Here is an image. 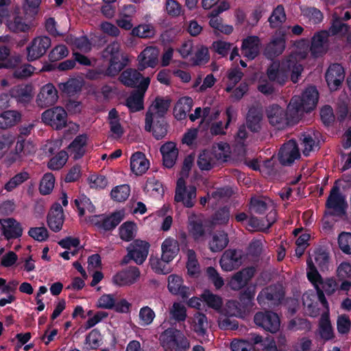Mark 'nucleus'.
Listing matches in <instances>:
<instances>
[{
  "label": "nucleus",
  "instance_id": "f257e3e1",
  "mask_svg": "<svg viewBox=\"0 0 351 351\" xmlns=\"http://www.w3.org/2000/svg\"><path fill=\"white\" fill-rule=\"evenodd\" d=\"M297 51L292 53L289 57L280 64L277 62L272 63L267 70V75L271 82H275L283 85L287 82L289 73H291V80L293 83L298 81V78L303 71V67L299 62L304 60L308 55V43L306 40H301L295 43Z\"/></svg>",
  "mask_w": 351,
  "mask_h": 351
},
{
  "label": "nucleus",
  "instance_id": "f03ea898",
  "mask_svg": "<svg viewBox=\"0 0 351 351\" xmlns=\"http://www.w3.org/2000/svg\"><path fill=\"white\" fill-rule=\"evenodd\" d=\"M159 340L165 351H188L190 348L189 341L184 333L174 328L165 330Z\"/></svg>",
  "mask_w": 351,
  "mask_h": 351
},
{
  "label": "nucleus",
  "instance_id": "7ed1b4c3",
  "mask_svg": "<svg viewBox=\"0 0 351 351\" xmlns=\"http://www.w3.org/2000/svg\"><path fill=\"white\" fill-rule=\"evenodd\" d=\"M318 101V92L315 87L307 88L302 96L292 97L288 106V110L292 114L300 112H308L313 110Z\"/></svg>",
  "mask_w": 351,
  "mask_h": 351
},
{
  "label": "nucleus",
  "instance_id": "20e7f679",
  "mask_svg": "<svg viewBox=\"0 0 351 351\" xmlns=\"http://www.w3.org/2000/svg\"><path fill=\"white\" fill-rule=\"evenodd\" d=\"M284 296L285 291L281 285H271L262 289L256 300L261 306L278 305L283 300Z\"/></svg>",
  "mask_w": 351,
  "mask_h": 351
},
{
  "label": "nucleus",
  "instance_id": "39448f33",
  "mask_svg": "<svg viewBox=\"0 0 351 351\" xmlns=\"http://www.w3.org/2000/svg\"><path fill=\"white\" fill-rule=\"evenodd\" d=\"M169 105V100L167 99L157 97L154 100L146 114L145 128L147 131H151L154 119H163L162 117L167 112Z\"/></svg>",
  "mask_w": 351,
  "mask_h": 351
},
{
  "label": "nucleus",
  "instance_id": "423d86ee",
  "mask_svg": "<svg viewBox=\"0 0 351 351\" xmlns=\"http://www.w3.org/2000/svg\"><path fill=\"white\" fill-rule=\"evenodd\" d=\"M193 167V158H185L181 170L182 177L178 180L175 197H193L196 195V188L193 186H185L184 177H187Z\"/></svg>",
  "mask_w": 351,
  "mask_h": 351
},
{
  "label": "nucleus",
  "instance_id": "0eeeda50",
  "mask_svg": "<svg viewBox=\"0 0 351 351\" xmlns=\"http://www.w3.org/2000/svg\"><path fill=\"white\" fill-rule=\"evenodd\" d=\"M269 124L277 130L285 129L289 123L287 111L278 105L273 104L266 110Z\"/></svg>",
  "mask_w": 351,
  "mask_h": 351
},
{
  "label": "nucleus",
  "instance_id": "6e6552de",
  "mask_svg": "<svg viewBox=\"0 0 351 351\" xmlns=\"http://www.w3.org/2000/svg\"><path fill=\"white\" fill-rule=\"evenodd\" d=\"M254 322L257 326L271 333L276 332L280 328L278 315L271 311L257 312L254 317Z\"/></svg>",
  "mask_w": 351,
  "mask_h": 351
},
{
  "label": "nucleus",
  "instance_id": "1a4fd4ad",
  "mask_svg": "<svg viewBox=\"0 0 351 351\" xmlns=\"http://www.w3.org/2000/svg\"><path fill=\"white\" fill-rule=\"evenodd\" d=\"M243 252L241 250L228 249L223 253L219 264L222 270L230 271L238 269L243 263Z\"/></svg>",
  "mask_w": 351,
  "mask_h": 351
},
{
  "label": "nucleus",
  "instance_id": "9d476101",
  "mask_svg": "<svg viewBox=\"0 0 351 351\" xmlns=\"http://www.w3.org/2000/svg\"><path fill=\"white\" fill-rule=\"evenodd\" d=\"M67 114L64 108L56 107L45 110L42 114L44 123L53 128L60 130L66 125Z\"/></svg>",
  "mask_w": 351,
  "mask_h": 351
},
{
  "label": "nucleus",
  "instance_id": "9b49d317",
  "mask_svg": "<svg viewBox=\"0 0 351 351\" xmlns=\"http://www.w3.org/2000/svg\"><path fill=\"white\" fill-rule=\"evenodd\" d=\"M150 84V78L146 77L143 78L138 85L139 90L133 93L126 100V106L130 111L136 112L139 111L144 108L143 97L145 91L147 90Z\"/></svg>",
  "mask_w": 351,
  "mask_h": 351
},
{
  "label": "nucleus",
  "instance_id": "f8f14e48",
  "mask_svg": "<svg viewBox=\"0 0 351 351\" xmlns=\"http://www.w3.org/2000/svg\"><path fill=\"white\" fill-rule=\"evenodd\" d=\"M51 44V39L47 36L35 38L27 48L28 60L33 61L43 56Z\"/></svg>",
  "mask_w": 351,
  "mask_h": 351
},
{
  "label": "nucleus",
  "instance_id": "ddd939ff",
  "mask_svg": "<svg viewBox=\"0 0 351 351\" xmlns=\"http://www.w3.org/2000/svg\"><path fill=\"white\" fill-rule=\"evenodd\" d=\"M150 245L145 241L134 240L127 247L130 258L138 265L143 264L146 260Z\"/></svg>",
  "mask_w": 351,
  "mask_h": 351
},
{
  "label": "nucleus",
  "instance_id": "4468645a",
  "mask_svg": "<svg viewBox=\"0 0 351 351\" xmlns=\"http://www.w3.org/2000/svg\"><path fill=\"white\" fill-rule=\"evenodd\" d=\"M159 50L149 46L143 49L137 57L138 69L143 71L148 67L154 68L158 62Z\"/></svg>",
  "mask_w": 351,
  "mask_h": 351
},
{
  "label": "nucleus",
  "instance_id": "2eb2a0df",
  "mask_svg": "<svg viewBox=\"0 0 351 351\" xmlns=\"http://www.w3.org/2000/svg\"><path fill=\"white\" fill-rule=\"evenodd\" d=\"M103 57L110 64L109 72L111 73L112 69L116 71H120L121 69V63L120 62V44L114 41L108 45L103 52Z\"/></svg>",
  "mask_w": 351,
  "mask_h": 351
},
{
  "label": "nucleus",
  "instance_id": "dca6fc26",
  "mask_svg": "<svg viewBox=\"0 0 351 351\" xmlns=\"http://www.w3.org/2000/svg\"><path fill=\"white\" fill-rule=\"evenodd\" d=\"M36 151V145L29 141L19 140L16 142L14 153L10 160L11 162L23 161L33 156Z\"/></svg>",
  "mask_w": 351,
  "mask_h": 351
},
{
  "label": "nucleus",
  "instance_id": "f3484780",
  "mask_svg": "<svg viewBox=\"0 0 351 351\" xmlns=\"http://www.w3.org/2000/svg\"><path fill=\"white\" fill-rule=\"evenodd\" d=\"M140 276V270L136 267H129L117 272L112 277V282L118 286L134 284Z\"/></svg>",
  "mask_w": 351,
  "mask_h": 351
},
{
  "label": "nucleus",
  "instance_id": "a211bd4d",
  "mask_svg": "<svg viewBox=\"0 0 351 351\" xmlns=\"http://www.w3.org/2000/svg\"><path fill=\"white\" fill-rule=\"evenodd\" d=\"M345 78V72L343 66L339 64L330 65L326 73V80L331 90H337L342 84Z\"/></svg>",
  "mask_w": 351,
  "mask_h": 351
},
{
  "label": "nucleus",
  "instance_id": "6ab92c4d",
  "mask_svg": "<svg viewBox=\"0 0 351 351\" xmlns=\"http://www.w3.org/2000/svg\"><path fill=\"white\" fill-rule=\"evenodd\" d=\"M256 269L254 267H247L237 271L231 278L229 285L233 290H240L254 277Z\"/></svg>",
  "mask_w": 351,
  "mask_h": 351
},
{
  "label": "nucleus",
  "instance_id": "aec40b11",
  "mask_svg": "<svg viewBox=\"0 0 351 351\" xmlns=\"http://www.w3.org/2000/svg\"><path fill=\"white\" fill-rule=\"evenodd\" d=\"M5 24L8 28L14 32H25L29 29L21 16L19 9H16L6 15Z\"/></svg>",
  "mask_w": 351,
  "mask_h": 351
},
{
  "label": "nucleus",
  "instance_id": "412c9836",
  "mask_svg": "<svg viewBox=\"0 0 351 351\" xmlns=\"http://www.w3.org/2000/svg\"><path fill=\"white\" fill-rule=\"evenodd\" d=\"M300 157V152L293 140L285 143L279 152V160L283 165H289Z\"/></svg>",
  "mask_w": 351,
  "mask_h": 351
},
{
  "label": "nucleus",
  "instance_id": "4be33fe9",
  "mask_svg": "<svg viewBox=\"0 0 351 351\" xmlns=\"http://www.w3.org/2000/svg\"><path fill=\"white\" fill-rule=\"evenodd\" d=\"M47 222L49 228L53 232H59L64 223V214L62 206L54 204L47 215Z\"/></svg>",
  "mask_w": 351,
  "mask_h": 351
},
{
  "label": "nucleus",
  "instance_id": "5701e85b",
  "mask_svg": "<svg viewBox=\"0 0 351 351\" xmlns=\"http://www.w3.org/2000/svg\"><path fill=\"white\" fill-rule=\"evenodd\" d=\"M58 91L52 84L43 86L37 96V103L41 107L53 105L58 100Z\"/></svg>",
  "mask_w": 351,
  "mask_h": 351
},
{
  "label": "nucleus",
  "instance_id": "b1692460",
  "mask_svg": "<svg viewBox=\"0 0 351 351\" xmlns=\"http://www.w3.org/2000/svg\"><path fill=\"white\" fill-rule=\"evenodd\" d=\"M2 226V234L7 240L17 239L22 236L23 229L21 224L13 218L0 219Z\"/></svg>",
  "mask_w": 351,
  "mask_h": 351
},
{
  "label": "nucleus",
  "instance_id": "393cba45",
  "mask_svg": "<svg viewBox=\"0 0 351 351\" xmlns=\"http://www.w3.org/2000/svg\"><path fill=\"white\" fill-rule=\"evenodd\" d=\"M160 151L162 156L163 165L167 168H172L178 156L176 143L171 141L167 142L160 147Z\"/></svg>",
  "mask_w": 351,
  "mask_h": 351
},
{
  "label": "nucleus",
  "instance_id": "a878e982",
  "mask_svg": "<svg viewBox=\"0 0 351 351\" xmlns=\"http://www.w3.org/2000/svg\"><path fill=\"white\" fill-rule=\"evenodd\" d=\"M261 42L257 36H249L243 40L241 53L249 60L254 59L259 53Z\"/></svg>",
  "mask_w": 351,
  "mask_h": 351
},
{
  "label": "nucleus",
  "instance_id": "bb28decb",
  "mask_svg": "<svg viewBox=\"0 0 351 351\" xmlns=\"http://www.w3.org/2000/svg\"><path fill=\"white\" fill-rule=\"evenodd\" d=\"M346 199H327L325 214L330 216L343 217L346 214L348 203Z\"/></svg>",
  "mask_w": 351,
  "mask_h": 351
},
{
  "label": "nucleus",
  "instance_id": "cd10ccee",
  "mask_svg": "<svg viewBox=\"0 0 351 351\" xmlns=\"http://www.w3.org/2000/svg\"><path fill=\"white\" fill-rule=\"evenodd\" d=\"M182 278L177 275H170L168 278V289L173 295H180L183 299L189 296V287L182 285Z\"/></svg>",
  "mask_w": 351,
  "mask_h": 351
},
{
  "label": "nucleus",
  "instance_id": "c85d7f7f",
  "mask_svg": "<svg viewBox=\"0 0 351 351\" xmlns=\"http://www.w3.org/2000/svg\"><path fill=\"white\" fill-rule=\"evenodd\" d=\"M149 167V162L142 152H136L130 158V169L136 175L145 173Z\"/></svg>",
  "mask_w": 351,
  "mask_h": 351
},
{
  "label": "nucleus",
  "instance_id": "c756f323",
  "mask_svg": "<svg viewBox=\"0 0 351 351\" xmlns=\"http://www.w3.org/2000/svg\"><path fill=\"white\" fill-rule=\"evenodd\" d=\"M124 216L125 213L123 210H117L104 218L101 221L94 223L98 228L106 231H110L114 229L121 222Z\"/></svg>",
  "mask_w": 351,
  "mask_h": 351
},
{
  "label": "nucleus",
  "instance_id": "7c9ffc66",
  "mask_svg": "<svg viewBox=\"0 0 351 351\" xmlns=\"http://www.w3.org/2000/svg\"><path fill=\"white\" fill-rule=\"evenodd\" d=\"M285 49V35H279L273 38L265 50V54L268 58H273L280 55Z\"/></svg>",
  "mask_w": 351,
  "mask_h": 351
},
{
  "label": "nucleus",
  "instance_id": "2f4dec72",
  "mask_svg": "<svg viewBox=\"0 0 351 351\" xmlns=\"http://www.w3.org/2000/svg\"><path fill=\"white\" fill-rule=\"evenodd\" d=\"M161 250L162 258L165 259L166 262H171L180 251L179 243L173 238L168 237L162 242Z\"/></svg>",
  "mask_w": 351,
  "mask_h": 351
},
{
  "label": "nucleus",
  "instance_id": "473e14b6",
  "mask_svg": "<svg viewBox=\"0 0 351 351\" xmlns=\"http://www.w3.org/2000/svg\"><path fill=\"white\" fill-rule=\"evenodd\" d=\"M328 35L326 32H318L312 38L311 51L314 56H319L324 54L328 49Z\"/></svg>",
  "mask_w": 351,
  "mask_h": 351
},
{
  "label": "nucleus",
  "instance_id": "72a5a7b5",
  "mask_svg": "<svg viewBox=\"0 0 351 351\" xmlns=\"http://www.w3.org/2000/svg\"><path fill=\"white\" fill-rule=\"evenodd\" d=\"M190 323L191 330L198 336L204 337L206 334L208 323L205 314L199 312L195 313Z\"/></svg>",
  "mask_w": 351,
  "mask_h": 351
},
{
  "label": "nucleus",
  "instance_id": "f704fd0d",
  "mask_svg": "<svg viewBox=\"0 0 351 351\" xmlns=\"http://www.w3.org/2000/svg\"><path fill=\"white\" fill-rule=\"evenodd\" d=\"M188 229L195 240H198L205 234V228L201 217L193 214L189 216Z\"/></svg>",
  "mask_w": 351,
  "mask_h": 351
},
{
  "label": "nucleus",
  "instance_id": "c9c22d12",
  "mask_svg": "<svg viewBox=\"0 0 351 351\" xmlns=\"http://www.w3.org/2000/svg\"><path fill=\"white\" fill-rule=\"evenodd\" d=\"M130 35L144 39L151 38L156 35V29L152 23H141L132 29Z\"/></svg>",
  "mask_w": 351,
  "mask_h": 351
},
{
  "label": "nucleus",
  "instance_id": "e433bc0d",
  "mask_svg": "<svg viewBox=\"0 0 351 351\" xmlns=\"http://www.w3.org/2000/svg\"><path fill=\"white\" fill-rule=\"evenodd\" d=\"M193 106V100L189 97H182L174 107L173 114L178 120H182Z\"/></svg>",
  "mask_w": 351,
  "mask_h": 351
},
{
  "label": "nucleus",
  "instance_id": "4c0bfd02",
  "mask_svg": "<svg viewBox=\"0 0 351 351\" xmlns=\"http://www.w3.org/2000/svg\"><path fill=\"white\" fill-rule=\"evenodd\" d=\"M211 154L217 161L225 162L230 157L231 148L228 143L219 142L213 145Z\"/></svg>",
  "mask_w": 351,
  "mask_h": 351
},
{
  "label": "nucleus",
  "instance_id": "58836bf2",
  "mask_svg": "<svg viewBox=\"0 0 351 351\" xmlns=\"http://www.w3.org/2000/svg\"><path fill=\"white\" fill-rule=\"evenodd\" d=\"M87 142L86 135H80L69 146V150L73 158L79 159L85 153V147Z\"/></svg>",
  "mask_w": 351,
  "mask_h": 351
},
{
  "label": "nucleus",
  "instance_id": "ea45409f",
  "mask_svg": "<svg viewBox=\"0 0 351 351\" xmlns=\"http://www.w3.org/2000/svg\"><path fill=\"white\" fill-rule=\"evenodd\" d=\"M228 234L224 231H217L209 243L210 249L213 252L223 250L228 244Z\"/></svg>",
  "mask_w": 351,
  "mask_h": 351
},
{
  "label": "nucleus",
  "instance_id": "a19ab883",
  "mask_svg": "<svg viewBox=\"0 0 351 351\" xmlns=\"http://www.w3.org/2000/svg\"><path fill=\"white\" fill-rule=\"evenodd\" d=\"M143 78L138 69H126L119 77L121 82L124 85L131 87L134 86L138 82L140 84Z\"/></svg>",
  "mask_w": 351,
  "mask_h": 351
},
{
  "label": "nucleus",
  "instance_id": "79ce46f5",
  "mask_svg": "<svg viewBox=\"0 0 351 351\" xmlns=\"http://www.w3.org/2000/svg\"><path fill=\"white\" fill-rule=\"evenodd\" d=\"M230 3L226 0H222L218 6L216 7L209 14V25L215 30L220 25L222 19L218 15L230 8Z\"/></svg>",
  "mask_w": 351,
  "mask_h": 351
},
{
  "label": "nucleus",
  "instance_id": "37998d69",
  "mask_svg": "<svg viewBox=\"0 0 351 351\" xmlns=\"http://www.w3.org/2000/svg\"><path fill=\"white\" fill-rule=\"evenodd\" d=\"M21 114L16 110H8L0 114V128L6 129L20 121Z\"/></svg>",
  "mask_w": 351,
  "mask_h": 351
},
{
  "label": "nucleus",
  "instance_id": "c03bdc74",
  "mask_svg": "<svg viewBox=\"0 0 351 351\" xmlns=\"http://www.w3.org/2000/svg\"><path fill=\"white\" fill-rule=\"evenodd\" d=\"M319 328V333L322 339L330 340L334 337L333 330L328 313H324L321 316Z\"/></svg>",
  "mask_w": 351,
  "mask_h": 351
},
{
  "label": "nucleus",
  "instance_id": "a18cd8bd",
  "mask_svg": "<svg viewBox=\"0 0 351 351\" xmlns=\"http://www.w3.org/2000/svg\"><path fill=\"white\" fill-rule=\"evenodd\" d=\"M201 298L203 302H205L209 308L217 311L221 309L223 300L219 295H215L210 291L206 289L204 291L201 295Z\"/></svg>",
  "mask_w": 351,
  "mask_h": 351
},
{
  "label": "nucleus",
  "instance_id": "49530a36",
  "mask_svg": "<svg viewBox=\"0 0 351 351\" xmlns=\"http://www.w3.org/2000/svg\"><path fill=\"white\" fill-rule=\"evenodd\" d=\"M306 264L308 280L313 285L315 289L316 287H319V285L320 284H323V278L317 271V269L311 256L307 259Z\"/></svg>",
  "mask_w": 351,
  "mask_h": 351
},
{
  "label": "nucleus",
  "instance_id": "de8ad7c7",
  "mask_svg": "<svg viewBox=\"0 0 351 351\" xmlns=\"http://www.w3.org/2000/svg\"><path fill=\"white\" fill-rule=\"evenodd\" d=\"M144 190L145 195L150 197H158L165 195V189L162 184L155 179L147 180Z\"/></svg>",
  "mask_w": 351,
  "mask_h": 351
},
{
  "label": "nucleus",
  "instance_id": "09e8293b",
  "mask_svg": "<svg viewBox=\"0 0 351 351\" xmlns=\"http://www.w3.org/2000/svg\"><path fill=\"white\" fill-rule=\"evenodd\" d=\"M255 295L254 287H248L239 294V302L244 311H250L253 306V300Z\"/></svg>",
  "mask_w": 351,
  "mask_h": 351
},
{
  "label": "nucleus",
  "instance_id": "8fccbe9b",
  "mask_svg": "<svg viewBox=\"0 0 351 351\" xmlns=\"http://www.w3.org/2000/svg\"><path fill=\"white\" fill-rule=\"evenodd\" d=\"M262 114L254 109L249 110L246 125L247 128L254 132H258L261 128Z\"/></svg>",
  "mask_w": 351,
  "mask_h": 351
},
{
  "label": "nucleus",
  "instance_id": "3c124183",
  "mask_svg": "<svg viewBox=\"0 0 351 351\" xmlns=\"http://www.w3.org/2000/svg\"><path fill=\"white\" fill-rule=\"evenodd\" d=\"M317 138V134L315 132L302 134V145L304 147L303 154L305 156H308L311 152L318 147V144L316 142Z\"/></svg>",
  "mask_w": 351,
  "mask_h": 351
},
{
  "label": "nucleus",
  "instance_id": "603ef678",
  "mask_svg": "<svg viewBox=\"0 0 351 351\" xmlns=\"http://www.w3.org/2000/svg\"><path fill=\"white\" fill-rule=\"evenodd\" d=\"M286 21V14L282 5H278L272 12L268 21L272 28L280 27Z\"/></svg>",
  "mask_w": 351,
  "mask_h": 351
},
{
  "label": "nucleus",
  "instance_id": "864d4df0",
  "mask_svg": "<svg viewBox=\"0 0 351 351\" xmlns=\"http://www.w3.org/2000/svg\"><path fill=\"white\" fill-rule=\"evenodd\" d=\"M219 114V112L217 110H215L213 112H210L209 108H205L202 110L201 108H196L194 113L189 115V118L191 121H195L197 119L202 117L203 121H209L211 119H217Z\"/></svg>",
  "mask_w": 351,
  "mask_h": 351
},
{
  "label": "nucleus",
  "instance_id": "5fc2aeb1",
  "mask_svg": "<svg viewBox=\"0 0 351 351\" xmlns=\"http://www.w3.org/2000/svg\"><path fill=\"white\" fill-rule=\"evenodd\" d=\"M108 121L110 127V132L116 137H120L123 133V130L120 123L118 112L115 109L110 110L108 113Z\"/></svg>",
  "mask_w": 351,
  "mask_h": 351
},
{
  "label": "nucleus",
  "instance_id": "6e6d98bb",
  "mask_svg": "<svg viewBox=\"0 0 351 351\" xmlns=\"http://www.w3.org/2000/svg\"><path fill=\"white\" fill-rule=\"evenodd\" d=\"M169 263L166 262V260L162 258V256H161L160 259L153 256H151L149 258L151 268L158 274H166L170 272Z\"/></svg>",
  "mask_w": 351,
  "mask_h": 351
},
{
  "label": "nucleus",
  "instance_id": "4d7b16f0",
  "mask_svg": "<svg viewBox=\"0 0 351 351\" xmlns=\"http://www.w3.org/2000/svg\"><path fill=\"white\" fill-rule=\"evenodd\" d=\"M170 319L176 322H182L186 320L187 317L185 306L180 302H174L169 311Z\"/></svg>",
  "mask_w": 351,
  "mask_h": 351
},
{
  "label": "nucleus",
  "instance_id": "13d9d810",
  "mask_svg": "<svg viewBox=\"0 0 351 351\" xmlns=\"http://www.w3.org/2000/svg\"><path fill=\"white\" fill-rule=\"evenodd\" d=\"M301 175L298 176L295 180H293L291 182L292 186H287L285 189H283L280 193V197H289L290 196H302L304 195V187L296 186L295 184L301 180Z\"/></svg>",
  "mask_w": 351,
  "mask_h": 351
},
{
  "label": "nucleus",
  "instance_id": "bf43d9fd",
  "mask_svg": "<svg viewBox=\"0 0 351 351\" xmlns=\"http://www.w3.org/2000/svg\"><path fill=\"white\" fill-rule=\"evenodd\" d=\"M65 41L73 46V47L83 52H87L90 50L91 45L86 37L82 36L80 38H74L69 36L66 38Z\"/></svg>",
  "mask_w": 351,
  "mask_h": 351
},
{
  "label": "nucleus",
  "instance_id": "052dcab7",
  "mask_svg": "<svg viewBox=\"0 0 351 351\" xmlns=\"http://www.w3.org/2000/svg\"><path fill=\"white\" fill-rule=\"evenodd\" d=\"M136 227L134 221H125L119 227L120 238L125 241H130L135 237L134 230Z\"/></svg>",
  "mask_w": 351,
  "mask_h": 351
},
{
  "label": "nucleus",
  "instance_id": "680f3d73",
  "mask_svg": "<svg viewBox=\"0 0 351 351\" xmlns=\"http://www.w3.org/2000/svg\"><path fill=\"white\" fill-rule=\"evenodd\" d=\"M245 312L241 306L239 302L237 300H228L223 309L224 315H230L234 317H242Z\"/></svg>",
  "mask_w": 351,
  "mask_h": 351
},
{
  "label": "nucleus",
  "instance_id": "e2e57ef3",
  "mask_svg": "<svg viewBox=\"0 0 351 351\" xmlns=\"http://www.w3.org/2000/svg\"><path fill=\"white\" fill-rule=\"evenodd\" d=\"M29 178V175L27 171H21L10 178L9 181L5 183L4 189L8 191H12Z\"/></svg>",
  "mask_w": 351,
  "mask_h": 351
},
{
  "label": "nucleus",
  "instance_id": "0e129e2a",
  "mask_svg": "<svg viewBox=\"0 0 351 351\" xmlns=\"http://www.w3.org/2000/svg\"><path fill=\"white\" fill-rule=\"evenodd\" d=\"M243 72L238 68H231L227 72L228 84L226 90L230 93L234 86L241 80Z\"/></svg>",
  "mask_w": 351,
  "mask_h": 351
},
{
  "label": "nucleus",
  "instance_id": "69168bd1",
  "mask_svg": "<svg viewBox=\"0 0 351 351\" xmlns=\"http://www.w3.org/2000/svg\"><path fill=\"white\" fill-rule=\"evenodd\" d=\"M55 178L51 173H45L40 183L39 190L43 195L50 194L54 187Z\"/></svg>",
  "mask_w": 351,
  "mask_h": 351
},
{
  "label": "nucleus",
  "instance_id": "338daca9",
  "mask_svg": "<svg viewBox=\"0 0 351 351\" xmlns=\"http://www.w3.org/2000/svg\"><path fill=\"white\" fill-rule=\"evenodd\" d=\"M314 260L317 267L322 271L328 269L329 263L328 253L325 250L319 248L314 251Z\"/></svg>",
  "mask_w": 351,
  "mask_h": 351
},
{
  "label": "nucleus",
  "instance_id": "774afa93",
  "mask_svg": "<svg viewBox=\"0 0 351 351\" xmlns=\"http://www.w3.org/2000/svg\"><path fill=\"white\" fill-rule=\"evenodd\" d=\"M82 86V80L81 79L72 78L65 83L59 84L60 89L68 94H73L79 91Z\"/></svg>",
  "mask_w": 351,
  "mask_h": 351
}]
</instances>
